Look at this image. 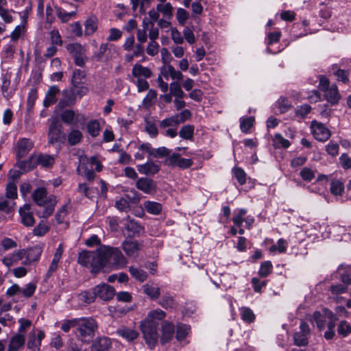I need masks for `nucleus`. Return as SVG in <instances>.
Instances as JSON below:
<instances>
[{"label":"nucleus","mask_w":351,"mask_h":351,"mask_svg":"<svg viewBox=\"0 0 351 351\" xmlns=\"http://www.w3.org/2000/svg\"><path fill=\"white\" fill-rule=\"evenodd\" d=\"M191 330V327L186 324H178L177 326L176 337L177 340L182 341L186 338Z\"/></svg>","instance_id":"nucleus-42"},{"label":"nucleus","mask_w":351,"mask_h":351,"mask_svg":"<svg viewBox=\"0 0 351 351\" xmlns=\"http://www.w3.org/2000/svg\"><path fill=\"white\" fill-rule=\"evenodd\" d=\"M94 294L103 301H109L114 298L115 290L112 286L103 283L94 287Z\"/></svg>","instance_id":"nucleus-11"},{"label":"nucleus","mask_w":351,"mask_h":351,"mask_svg":"<svg viewBox=\"0 0 351 351\" xmlns=\"http://www.w3.org/2000/svg\"><path fill=\"white\" fill-rule=\"evenodd\" d=\"M95 351H108L111 347V341L108 337H99L93 344Z\"/></svg>","instance_id":"nucleus-30"},{"label":"nucleus","mask_w":351,"mask_h":351,"mask_svg":"<svg viewBox=\"0 0 351 351\" xmlns=\"http://www.w3.org/2000/svg\"><path fill=\"white\" fill-rule=\"evenodd\" d=\"M44 331L38 330L31 331L28 334L27 348L29 351H40L41 341L45 338Z\"/></svg>","instance_id":"nucleus-9"},{"label":"nucleus","mask_w":351,"mask_h":351,"mask_svg":"<svg viewBox=\"0 0 351 351\" xmlns=\"http://www.w3.org/2000/svg\"><path fill=\"white\" fill-rule=\"evenodd\" d=\"M80 300L82 302L90 304L93 302L96 298V295L94 294V289H93V292L89 291H83L79 295Z\"/></svg>","instance_id":"nucleus-60"},{"label":"nucleus","mask_w":351,"mask_h":351,"mask_svg":"<svg viewBox=\"0 0 351 351\" xmlns=\"http://www.w3.org/2000/svg\"><path fill=\"white\" fill-rule=\"evenodd\" d=\"M290 143L287 139H285L280 134H276L273 138V145L276 148H288L290 146Z\"/></svg>","instance_id":"nucleus-44"},{"label":"nucleus","mask_w":351,"mask_h":351,"mask_svg":"<svg viewBox=\"0 0 351 351\" xmlns=\"http://www.w3.org/2000/svg\"><path fill=\"white\" fill-rule=\"evenodd\" d=\"M15 206V202L10 199L2 198L0 199V211L10 213Z\"/></svg>","instance_id":"nucleus-54"},{"label":"nucleus","mask_w":351,"mask_h":351,"mask_svg":"<svg viewBox=\"0 0 351 351\" xmlns=\"http://www.w3.org/2000/svg\"><path fill=\"white\" fill-rule=\"evenodd\" d=\"M232 173L240 185H243L246 182V173L241 167H234Z\"/></svg>","instance_id":"nucleus-52"},{"label":"nucleus","mask_w":351,"mask_h":351,"mask_svg":"<svg viewBox=\"0 0 351 351\" xmlns=\"http://www.w3.org/2000/svg\"><path fill=\"white\" fill-rule=\"evenodd\" d=\"M337 332L343 337L348 336L351 332V325L346 321L341 322L337 328Z\"/></svg>","instance_id":"nucleus-59"},{"label":"nucleus","mask_w":351,"mask_h":351,"mask_svg":"<svg viewBox=\"0 0 351 351\" xmlns=\"http://www.w3.org/2000/svg\"><path fill=\"white\" fill-rule=\"evenodd\" d=\"M60 93L59 88L54 85L51 86L47 90L45 97L43 100V105L45 107L47 108L53 104H54L56 101V96Z\"/></svg>","instance_id":"nucleus-25"},{"label":"nucleus","mask_w":351,"mask_h":351,"mask_svg":"<svg viewBox=\"0 0 351 351\" xmlns=\"http://www.w3.org/2000/svg\"><path fill=\"white\" fill-rule=\"evenodd\" d=\"M241 319L246 322L251 323L255 319V315L253 311L247 307H243L241 309Z\"/></svg>","instance_id":"nucleus-56"},{"label":"nucleus","mask_w":351,"mask_h":351,"mask_svg":"<svg viewBox=\"0 0 351 351\" xmlns=\"http://www.w3.org/2000/svg\"><path fill=\"white\" fill-rule=\"evenodd\" d=\"M21 251L25 252V260L23 262L24 265H29L34 261H38L42 254V249L38 246H34L29 249H21Z\"/></svg>","instance_id":"nucleus-14"},{"label":"nucleus","mask_w":351,"mask_h":351,"mask_svg":"<svg viewBox=\"0 0 351 351\" xmlns=\"http://www.w3.org/2000/svg\"><path fill=\"white\" fill-rule=\"evenodd\" d=\"M160 169V166L152 161H149L145 164L138 165L137 166V170L140 173L148 176L157 173Z\"/></svg>","instance_id":"nucleus-23"},{"label":"nucleus","mask_w":351,"mask_h":351,"mask_svg":"<svg viewBox=\"0 0 351 351\" xmlns=\"http://www.w3.org/2000/svg\"><path fill=\"white\" fill-rule=\"evenodd\" d=\"M34 143L29 138H22L17 143V156L23 158L33 148Z\"/></svg>","instance_id":"nucleus-20"},{"label":"nucleus","mask_w":351,"mask_h":351,"mask_svg":"<svg viewBox=\"0 0 351 351\" xmlns=\"http://www.w3.org/2000/svg\"><path fill=\"white\" fill-rule=\"evenodd\" d=\"M194 130L193 125H185L180 128L179 135L183 139L191 140L193 138Z\"/></svg>","instance_id":"nucleus-38"},{"label":"nucleus","mask_w":351,"mask_h":351,"mask_svg":"<svg viewBox=\"0 0 351 351\" xmlns=\"http://www.w3.org/2000/svg\"><path fill=\"white\" fill-rule=\"evenodd\" d=\"M99 254L102 268L106 266H112L119 269L125 267L127 264L126 258L117 247L101 245L99 247Z\"/></svg>","instance_id":"nucleus-1"},{"label":"nucleus","mask_w":351,"mask_h":351,"mask_svg":"<svg viewBox=\"0 0 351 351\" xmlns=\"http://www.w3.org/2000/svg\"><path fill=\"white\" fill-rule=\"evenodd\" d=\"M161 73L165 77H167L168 75H169L173 80H181L183 78L182 73L179 71H176L170 64L162 67Z\"/></svg>","instance_id":"nucleus-29"},{"label":"nucleus","mask_w":351,"mask_h":351,"mask_svg":"<svg viewBox=\"0 0 351 351\" xmlns=\"http://www.w3.org/2000/svg\"><path fill=\"white\" fill-rule=\"evenodd\" d=\"M82 138V133L78 130H72L68 134V143L70 145L78 144Z\"/></svg>","instance_id":"nucleus-43"},{"label":"nucleus","mask_w":351,"mask_h":351,"mask_svg":"<svg viewBox=\"0 0 351 351\" xmlns=\"http://www.w3.org/2000/svg\"><path fill=\"white\" fill-rule=\"evenodd\" d=\"M48 142L51 145L62 143L65 139V134L62 131V124L58 119L52 121L49 127Z\"/></svg>","instance_id":"nucleus-6"},{"label":"nucleus","mask_w":351,"mask_h":351,"mask_svg":"<svg viewBox=\"0 0 351 351\" xmlns=\"http://www.w3.org/2000/svg\"><path fill=\"white\" fill-rule=\"evenodd\" d=\"M319 89L324 93V97L331 105H336L341 99L337 86L335 84L330 85V81L325 75L319 76Z\"/></svg>","instance_id":"nucleus-5"},{"label":"nucleus","mask_w":351,"mask_h":351,"mask_svg":"<svg viewBox=\"0 0 351 351\" xmlns=\"http://www.w3.org/2000/svg\"><path fill=\"white\" fill-rule=\"evenodd\" d=\"M157 10L162 12L165 16L171 18L173 16V7L170 3L165 4H158L156 7Z\"/></svg>","instance_id":"nucleus-57"},{"label":"nucleus","mask_w":351,"mask_h":351,"mask_svg":"<svg viewBox=\"0 0 351 351\" xmlns=\"http://www.w3.org/2000/svg\"><path fill=\"white\" fill-rule=\"evenodd\" d=\"M36 160H38V164H40L43 167H50L55 162L54 158L47 154L39 155L36 156Z\"/></svg>","instance_id":"nucleus-45"},{"label":"nucleus","mask_w":351,"mask_h":351,"mask_svg":"<svg viewBox=\"0 0 351 351\" xmlns=\"http://www.w3.org/2000/svg\"><path fill=\"white\" fill-rule=\"evenodd\" d=\"M140 328L149 348H154L158 342V328L148 325V321L141 322Z\"/></svg>","instance_id":"nucleus-7"},{"label":"nucleus","mask_w":351,"mask_h":351,"mask_svg":"<svg viewBox=\"0 0 351 351\" xmlns=\"http://www.w3.org/2000/svg\"><path fill=\"white\" fill-rule=\"evenodd\" d=\"M122 247L128 256L136 258L139 250L142 248V245L136 241H124L122 243Z\"/></svg>","instance_id":"nucleus-16"},{"label":"nucleus","mask_w":351,"mask_h":351,"mask_svg":"<svg viewBox=\"0 0 351 351\" xmlns=\"http://www.w3.org/2000/svg\"><path fill=\"white\" fill-rule=\"evenodd\" d=\"M87 131L91 136H97L100 131V125L99 122L97 120H93L88 123Z\"/></svg>","instance_id":"nucleus-47"},{"label":"nucleus","mask_w":351,"mask_h":351,"mask_svg":"<svg viewBox=\"0 0 351 351\" xmlns=\"http://www.w3.org/2000/svg\"><path fill=\"white\" fill-rule=\"evenodd\" d=\"M303 180L310 182L315 178V171L308 167H304L300 172Z\"/></svg>","instance_id":"nucleus-62"},{"label":"nucleus","mask_w":351,"mask_h":351,"mask_svg":"<svg viewBox=\"0 0 351 351\" xmlns=\"http://www.w3.org/2000/svg\"><path fill=\"white\" fill-rule=\"evenodd\" d=\"M130 81L137 86V90L138 93L144 92L147 90L149 87L148 82L143 77H134L132 75L130 76Z\"/></svg>","instance_id":"nucleus-34"},{"label":"nucleus","mask_w":351,"mask_h":351,"mask_svg":"<svg viewBox=\"0 0 351 351\" xmlns=\"http://www.w3.org/2000/svg\"><path fill=\"white\" fill-rule=\"evenodd\" d=\"M84 34L90 36L98 29V19L96 15L90 14L84 22Z\"/></svg>","instance_id":"nucleus-24"},{"label":"nucleus","mask_w":351,"mask_h":351,"mask_svg":"<svg viewBox=\"0 0 351 351\" xmlns=\"http://www.w3.org/2000/svg\"><path fill=\"white\" fill-rule=\"evenodd\" d=\"M125 229L132 237L139 236L143 232V228L134 219L128 217L124 224Z\"/></svg>","instance_id":"nucleus-21"},{"label":"nucleus","mask_w":351,"mask_h":351,"mask_svg":"<svg viewBox=\"0 0 351 351\" xmlns=\"http://www.w3.org/2000/svg\"><path fill=\"white\" fill-rule=\"evenodd\" d=\"M170 93L175 97L183 98L185 95L178 82H173L169 85Z\"/></svg>","instance_id":"nucleus-48"},{"label":"nucleus","mask_w":351,"mask_h":351,"mask_svg":"<svg viewBox=\"0 0 351 351\" xmlns=\"http://www.w3.org/2000/svg\"><path fill=\"white\" fill-rule=\"evenodd\" d=\"M158 304L166 309L174 308L176 306V302L173 298L167 294L163 295V297L158 302Z\"/></svg>","instance_id":"nucleus-49"},{"label":"nucleus","mask_w":351,"mask_h":351,"mask_svg":"<svg viewBox=\"0 0 351 351\" xmlns=\"http://www.w3.org/2000/svg\"><path fill=\"white\" fill-rule=\"evenodd\" d=\"M131 75H132V78L143 77L145 79H148L152 76V71L148 67L143 66L140 64H135L132 67Z\"/></svg>","instance_id":"nucleus-26"},{"label":"nucleus","mask_w":351,"mask_h":351,"mask_svg":"<svg viewBox=\"0 0 351 351\" xmlns=\"http://www.w3.org/2000/svg\"><path fill=\"white\" fill-rule=\"evenodd\" d=\"M311 330L308 325L303 320L300 324V331L293 335L294 344L298 346H306L308 343Z\"/></svg>","instance_id":"nucleus-8"},{"label":"nucleus","mask_w":351,"mask_h":351,"mask_svg":"<svg viewBox=\"0 0 351 351\" xmlns=\"http://www.w3.org/2000/svg\"><path fill=\"white\" fill-rule=\"evenodd\" d=\"M178 125L179 121H178L177 117L175 115L167 117L159 122V127L160 129L174 128L178 127Z\"/></svg>","instance_id":"nucleus-41"},{"label":"nucleus","mask_w":351,"mask_h":351,"mask_svg":"<svg viewBox=\"0 0 351 351\" xmlns=\"http://www.w3.org/2000/svg\"><path fill=\"white\" fill-rule=\"evenodd\" d=\"M145 210L152 215H158L162 210V205L156 202L146 201L143 203Z\"/></svg>","instance_id":"nucleus-33"},{"label":"nucleus","mask_w":351,"mask_h":351,"mask_svg":"<svg viewBox=\"0 0 351 351\" xmlns=\"http://www.w3.org/2000/svg\"><path fill=\"white\" fill-rule=\"evenodd\" d=\"M324 317L319 311H315L312 317V323L315 324L319 330H323L325 327Z\"/></svg>","instance_id":"nucleus-50"},{"label":"nucleus","mask_w":351,"mask_h":351,"mask_svg":"<svg viewBox=\"0 0 351 351\" xmlns=\"http://www.w3.org/2000/svg\"><path fill=\"white\" fill-rule=\"evenodd\" d=\"M165 164L172 167L187 169L193 165V162L191 159L181 158L180 154L173 153L165 159Z\"/></svg>","instance_id":"nucleus-12"},{"label":"nucleus","mask_w":351,"mask_h":351,"mask_svg":"<svg viewBox=\"0 0 351 351\" xmlns=\"http://www.w3.org/2000/svg\"><path fill=\"white\" fill-rule=\"evenodd\" d=\"M159 47L158 43L154 40H149L146 48V52L149 56H154L158 53Z\"/></svg>","instance_id":"nucleus-64"},{"label":"nucleus","mask_w":351,"mask_h":351,"mask_svg":"<svg viewBox=\"0 0 351 351\" xmlns=\"http://www.w3.org/2000/svg\"><path fill=\"white\" fill-rule=\"evenodd\" d=\"M117 332L119 336L129 341H133L138 336V332L136 330L127 327H121L117 330Z\"/></svg>","instance_id":"nucleus-31"},{"label":"nucleus","mask_w":351,"mask_h":351,"mask_svg":"<svg viewBox=\"0 0 351 351\" xmlns=\"http://www.w3.org/2000/svg\"><path fill=\"white\" fill-rule=\"evenodd\" d=\"M21 222L26 227H32L36 223L33 213L31 211V205L24 204L19 210Z\"/></svg>","instance_id":"nucleus-13"},{"label":"nucleus","mask_w":351,"mask_h":351,"mask_svg":"<svg viewBox=\"0 0 351 351\" xmlns=\"http://www.w3.org/2000/svg\"><path fill=\"white\" fill-rule=\"evenodd\" d=\"M32 198L38 206H45L42 212H37L39 217L47 218L51 215L57 204L55 196L50 195L47 197V190L44 187H40L34 191Z\"/></svg>","instance_id":"nucleus-2"},{"label":"nucleus","mask_w":351,"mask_h":351,"mask_svg":"<svg viewBox=\"0 0 351 351\" xmlns=\"http://www.w3.org/2000/svg\"><path fill=\"white\" fill-rule=\"evenodd\" d=\"M77 336L84 343L90 342L97 330V322L91 317L77 318Z\"/></svg>","instance_id":"nucleus-3"},{"label":"nucleus","mask_w":351,"mask_h":351,"mask_svg":"<svg viewBox=\"0 0 351 351\" xmlns=\"http://www.w3.org/2000/svg\"><path fill=\"white\" fill-rule=\"evenodd\" d=\"M24 253L25 252L21 251V250H16L8 256L3 257L1 260L2 263L9 268L22 260L24 258Z\"/></svg>","instance_id":"nucleus-22"},{"label":"nucleus","mask_w":351,"mask_h":351,"mask_svg":"<svg viewBox=\"0 0 351 351\" xmlns=\"http://www.w3.org/2000/svg\"><path fill=\"white\" fill-rule=\"evenodd\" d=\"M25 336L23 334L16 333L10 339L8 351H19L25 345Z\"/></svg>","instance_id":"nucleus-18"},{"label":"nucleus","mask_w":351,"mask_h":351,"mask_svg":"<svg viewBox=\"0 0 351 351\" xmlns=\"http://www.w3.org/2000/svg\"><path fill=\"white\" fill-rule=\"evenodd\" d=\"M6 198L10 199L14 201L17 198V187L14 182H9L6 186Z\"/></svg>","instance_id":"nucleus-51"},{"label":"nucleus","mask_w":351,"mask_h":351,"mask_svg":"<svg viewBox=\"0 0 351 351\" xmlns=\"http://www.w3.org/2000/svg\"><path fill=\"white\" fill-rule=\"evenodd\" d=\"M311 128L313 136L319 141L325 142L331 136L330 131L323 123L317 121L311 122Z\"/></svg>","instance_id":"nucleus-10"},{"label":"nucleus","mask_w":351,"mask_h":351,"mask_svg":"<svg viewBox=\"0 0 351 351\" xmlns=\"http://www.w3.org/2000/svg\"><path fill=\"white\" fill-rule=\"evenodd\" d=\"M129 271L132 276L139 282H144L148 276L145 271L133 266L130 267Z\"/></svg>","instance_id":"nucleus-36"},{"label":"nucleus","mask_w":351,"mask_h":351,"mask_svg":"<svg viewBox=\"0 0 351 351\" xmlns=\"http://www.w3.org/2000/svg\"><path fill=\"white\" fill-rule=\"evenodd\" d=\"M162 341L167 342L173 338L175 332V327L173 324L168 321H165L162 324Z\"/></svg>","instance_id":"nucleus-27"},{"label":"nucleus","mask_w":351,"mask_h":351,"mask_svg":"<svg viewBox=\"0 0 351 351\" xmlns=\"http://www.w3.org/2000/svg\"><path fill=\"white\" fill-rule=\"evenodd\" d=\"M272 267V264L269 261L262 263L258 271L259 276L262 278L267 277L271 272Z\"/></svg>","instance_id":"nucleus-53"},{"label":"nucleus","mask_w":351,"mask_h":351,"mask_svg":"<svg viewBox=\"0 0 351 351\" xmlns=\"http://www.w3.org/2000/svg\"><path fill=\"white\" fill-rule=\"evenodd\" d=\"M86 79V73L80 69H75L73 71L71 77L72 86L80 85L83 84Z\"/></svg>","instance_id":"nucleus-35"},{"label":"nucleus","mask_w":351,"mask_h":351,"mask_svg":"<svg viewBox=\"0 0 351 351\" xmlns=\"http://www.w3.org/2000/svg\"><path fill=\"white\" fill-rule=\"evenodd\" d=\"M49 230V227L43 221H40L33 230V234L36 237H43Z\"/></svg>","instance_id":"nucleus-55"},{"label":"nucleus","mask_w":351,"mask_h":351,"mask_svg":"<svg viewBox=\"0 0 351 351\" xmlns=\"http://www.w3.org/2000/svg\"><path fill=\"white\" fill-rule=\"evenodd\" d=\"M20 169L24 172L34 169L38 165L36 156H32L28 160L18 162Z\"/></svg>","instance_id":"nucleus-32"},{"label":"nucleus","mask_w":351,"mask_h":351,"mask_svg":"<svg viewBox=\"0 0 351 351\" xmlns=\"http://www.w3.org/2000/svg\"><path fill=\"white\" fill-rule=\"evenodd\" d=\"M37 97V90L36 88H31L28 93V97L27 99V107L29 111L33 108Z\"/></svg>","instance_id":"nucleus-58"},{"label":"nucleus","mask_w":351,"mask_h":351,"mask_svg":"<svg viewBox=\"0 0 351 351\" xmlns=\"http://www.w3.org/2000/svg\"><path fill=\"white\" fill-rule=\"evenodd\" d=\"M67 51L72 55L73 58L78 56L84 55L86 50L80 43H72L66 47Z\"/></svg>","instance_id":"nucleus-37"},{"label":"nucleus","mask_w":351,"mask_h":351,"mask_svg":"<svg viewBox=\"0 0 351 351\" xmlns=\"http://www.w3.org/2000/svg\"><path fill=\"white\" fill-rule=\"evenodd\" d=\"M254 118L252 117L242 119L241 120L240 128L243 132L247 133L253 125Z\"/></svg>","instance_id":"nucleus-63"},{"label":"nucleus","mask_w":351,"mask_h":351,"mask_svg":"<svg viewBox=\"0 0 351 351\" xmlns=\"http://www.w3.org/2000/svg\"><path fill=\"white\" fill-rule=\"evenodd\" d=\"M136 188L147 194L155 192L156 189V182L147 178H141L136 182Z\"/></svg>","instance_id":"nucleus-15"},{"label":"nucleus","mask_w":351,"mask_h":351,"mask_svg":"<svg viewBox=\"0 0 351 351\" xmlns=\"http://www.w3.org/2000/svg\"><path fill=\"white\" fill-rule=\"evenodd\" d=\"M166 317V313L161 309L150 311L143 322L148 321V325L158 327L159 322Z\"/></svg>","instance_id":"nucleus-19"},{"label":"nucleus","mask_w":351,"mask_h":351,"mask_svg":"<svg viewBox=\"0 0 351 351\" xmlns=\"http://www.w3.org/2000/svg\"><path fill=\"white\" fill-rule=\"evenodd\" d=\"M77 172L82 176H85L88 181H93L95 177V173L92 169H88L86 166L81 163L77 168Z\"/></svg>","instance_id":"nucleus-40"},{"label":"nucleus","mask_w":351,"mask_h":351,"mask_svg":"<svg viewBox=\"0 0 351 351\" xmlns=\"http://www.w3.org/2000/svg\"><path fill=\"white\" fill-rule=\"evenodd\" d=\"M148 93L143 100V106L149 108L151 107L156 101L157 93L154 89H148Z\"/></svg>","instance_id":"nucleus-39"},{"label":"nucleus","mask_w":351,"mask_h":351,"mask_svg":"<svg viewBox=\"0 0 351 351\" xmlns=\"http://www.w3.org/2000/svg\"><path fill=\"white\" fill-rule=\"evenodd\" d=\"M76 96L73 93V90H64L62 92V97L59 101L58 107L60 109H63L66 107L73 106L76 102Z\"/></svg>","instance_id":"nucleus-17"},{"label":"nucleus","mask_w":351,"mask_h":351,"mask_svg":"<svg viewBox=\"0 0 351 351\" xmlns=\"http://www.w3.org/2000/svg\"><path fill=\"white\" fill-rule=\"evenodd\" d=\"M143 293L147 295L150 299L156 300L159 298L160 295V288L154 283L145 284L142 286Z\"/></svg>","instance_id":"nucleus-28"},{"label":"nucleus","mask_w":351,"mask_h":351,"mask_svg":"<svg viewBox=\"0 0 351 351\" xmlns=\"http://www.w3.org/2000/svg\"><path fill=\"white\" fill-rule=\"evenodd\" d=\"M77 262L80 265L91 268V272L98 273L101 269L99 248L95 251L84 250L79 253Z\"/></svg>","instance_id":"nucleus-4"},{"label":"nucleus","mask_w":351,"mask_h":351,"mask_svg":"<svg viewBox=\"0 0 351 351\" xmlns=\"http://www.w3.org/2000/svg\"><path fill=\"white\" fill-rule=\"evenodd\" d=\"M344 189L343 184L339 180H332L330 184V191L335 195H341Z\"/></svg>","instance_id":"nucleus-61"},{"label":"nucleus","mask_w":351,"mask_h":351,"mask_svg":"<svg viewBox=\"0 0 351 351\" xmlns=\"http://www.w3.org/2000/svg\"><path fill=\"white\" fill-rule=\"evenodd\" d=\"M62 121L66 124H72L76 119V114L73 110H65L61 114Z\"/></svg>","instance_id":"nucleus-46"}]
</instances>
